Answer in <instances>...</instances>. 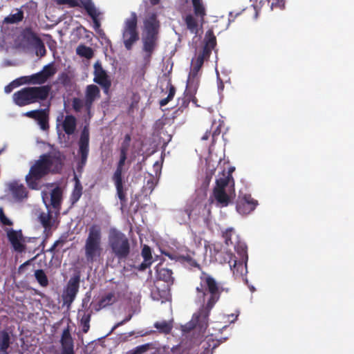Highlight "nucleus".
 <instances>
[{
	"label": "nucleus",
	"instance_id": "f257e3e1",
	"mask_svg": "<svg viewBox=\"0 0 354 354\" xmlns=\"http://www.w3.org/2000/svg\"><path fill=\"white\" fill-rule=\"evenodd\" d=\"M200 286L196 288L197 297L205 303L197 313H194L192 321L201 328H206L211 310L219 300L223 288L212 276L202 272Z\"/></svg>",
	"mask_w": 354,
	"mask_h": 354
},
{
	"label": "nucleus",
	"instance_id": "f03ea898",
	"mask_svg": "<svg viewBox=\"0 0 354 354\" xmlns=\"http://www.w3.org/2000/svg\"><path fill=\"white\" fill-rule=\"evenodd\" d=\"M65 156L59 151L41 155L37 160L30 167L26 176V181L29 188L37 189L39 182L50 173L61 172Z\"/></svg>",
	"mask_w": 354,
	"mask_h": 354
},
{
	"label": "nucleus",
	"instance_id": "7ed1b4c3",
	"mask_svg": "<svg viewBox=\"0 0 354 354\" xmlns=\"http://www.w3.org/2000/svg\"><path fill=\"white\" fill-rule=\"evenodd\" d=\"M142 23V51L145 53V59L149 60L157 46L159 38L161 25L158 13L156 12H147Z\"/></svg>",
	"mask_w": 354,
	"mask_h": 354
},
{
	"label": "nucleus",
	"instance_id": "20e7f679",
	"mask_svg": "<svg viewBox=\"0 0 354 354\" xmlns=\"http://www.w3.org/2000/svg\"><path fill=\"white\" fill-rule=\"evenodd\" d=\"M51 86L25 87L12 95L14 103L19 106H24L40 101L46 100L50 92Z\"/></svg>",
	"mask_w": 354,
	"mask_h": 354
},
{
	"label": "nucleus",
	"instance_id": "39448f33",
	"mask_svg": "<svg viewBox=\"0 0 354 354\" xmlns=\"http://www.w3.org/2000/svg\"><path fill=\"white\" fill-rule=\"evenodd\" d=\"M85 258L88 263L97 261L102 253V230L100 225L93 224L88 229V234L84 246Z\"/></svg>",
	"mask_w": 354,
	"mask_h": 354
},
{
	"label": "nucleus",
	"instance_id": "423d86ee",
	"mask_svg": "<svg viewBox=\"0 0 354 354\" xmlns=\"http://www.w3.org/2000/svg\"><path fill=\"white\" fill-rule=\"evenodd\" d=\"M108 245L112 254L120 261L126 260L131 253L129 239L125 234L116 228H111L108 235Z\"/></svg>",
	"mask_w": 354,
	"mask_h": 354
},
{
	"label": "nucleus",
	"instance_id": "0eeeda50",
	"mask_svg": "<svg viewBox=\"0 0 354 354\" xmlns=\"http://www.w3.org/2000/svg\"><path fill=\"white\" fill-rule=\"evenodd\" d=\"M138 21V15L135 12H131L130 17L124 21L122 29V39L127 50H131L140 39Z\"/></svg>",
	"mask_w": 354,
	"mask_h": 354
},
{
	"label": "nucleus",
	"instance_id": "6e6552de",
	"mask_svg": "<svg viewBox=\"0 0 354 354\" xmlns=\"http://www.w3.org/2000/svg\"><path fill=\"white\" fill-rule=\"evenodd\" d=\"M127 158V153L120 151V159L117 163L116 169L113 174L111 180L116 189V193L122 205L127 201L126 190L124 187L123 167Z\"/></svg>",
	"mask_w": 354,
	"mask_h": 354
},
{
	"label": "nucleus",
	"instance_id": "1a4fd4ad",
	"mask_svg": "<svg viewBox=\"0 0 354 354\" xmlns=\"http://www.w3.org/2000/svg\"><path fill=\"white\" fill-rule=\"evenodd\" d=\"M80 276L79 274L71 277L67 283L62 295L63 304L70 308L74 301L80 288Z\"/></svg>",
	"mask_w": 354,
	"mask_h": 354
},
{
	"label": "nucleus",
	"instance_id": "9d476101",
	"mask_svg": "<svg viewBox=\"0 0 354 354\" xmlns=\"http://www.w3.org/2000/svg\"><path fill=\"white\" fill-rule=\"evenodd\" d=\"M93 74V81L102 86L105 93H108L111 86V81L99 62H95L94 64Z\"/></svg>",
	"mask_w": 354,
	"mask_h": 354
},
{
	"label": "nucleus",
	"instance_id": "9b49d317",
	"mask_svg": "<svg viewBox=\"0 0 354 354\" xmlns=\"http://www.w3.org/2000/svg\"><path fill=\"white\" fill-rule=\"evenodd\" d=\"M258 204V201L250 194H244L242 196H239L236 207L239 214L246 215L254 211Z\"/></svg>",
	"mask_w": 354,
	"mask_h": 354
},
{
	"label": "nucleus",
	"instance_id": "f8f14e48",
	"mask_svg": "<svg viewBox=\"0 0 354 354\" xmlns=\"http://www.w3.org/2000/svg\"><path fill=\"white\" fill-rule=\"evenodd\" d=\"M229 258L228 263L233 274L236 278H243L247 273V261L245 260L237 261L232 253H227Z\"/></svg>",
	"mask_w": 354,
	"mask_h": 354
},
{
	"label": "nucleus",
	"instance_id": "ddd939ff",
	"mask_svg": "<svg viewBox=\"0 0 354 354\" xmlns=\"http://www.w3.org/2000/svg\"><path fill=\"white\" fill-rule=\"evenodd\" d=\"M60 344L62 346L61 354H75L74 351V341L71 334L70 326L68 325L62 333Z\"/></svg>",
	"mask_w": 354,
	"mask_h": 354
},
{
	"label": "nucleus",
	"instance_id": "4468645a",
	"mask_svg": "<svg viewBox=\"0 0 354 354\" xmlns=\"http://www.w3.org/2000/svg\"><path fill=\"white\" fill-rule=\"evenodd\" d=\"M100 97V88L95 84H90L86 86L85 92L84 107L88 113L91 111L95 100Z\"/></svg>",
	"mask_w": 354,
	"mask_h": 354
},
{
	"label": "nucleus",
	"instance_id": "2eb2a0df",
	"mask_svg": "<svg viewBox=\"0 0 354 354\" xmlns=\"http://www.w3.org/2000/svg\"><path fill=\"white\" fill-rule=\"evenodd\" d=\"M82 6L87 14L92 18L94 29L100 34V32H102V30L100 29L101 24L98 19L99 13L97 12L94 4L91 0H87L82 3Z\"/></svg>",
	"mask_w": 354,
	"mask_h": 354
},
{
	"label": "nucleus",
	"instance_id": "dca6fc26",
	"mask_svg": "<svg viewBox=\"0 0 354 354\" xmlns=\"http://www.w3.org/2000/svg\"><path fill=\"white\" fill-rule=\"evenodd\" d=\"M7 236L15 251L21 252L25 250V245L21 243L23 236L21 231L10 230L8 232Z\"/></svg>",
	"mask_w": 354,
	"mask_h": 354
},
{
	"label": "nucleus",
	"instance_id": "f3484780",
	"mask_svg": "<svg viewBox=\"0 0 354 354\" xmlns=\"http://www.w3.org/2000/svg\"><path fill=\"white\" fill-rule=\"evenodd\" d=\"M9 189L12 192L14 198L17 201H21L27 197L28 192L24 185L17 182H12L9 185Z\"/></svg>",
	"mask_w": 354,
	"mask_h": 354
},
{
	"label": "nucleus",
	"instance_id": "a211bd4d",
	"mask_svg": "<svg viewBox=\"0 0 354 354\" xmlns=\"http://www.w3.org/2000/svg\"><path fill=\"white\" fill-rule=\"evenodd\" d=\"M12 344L10 333L7 330L0 331V352L9 354L8 348Z\"/></svg>",
	"mask_w": 354,
	"mask_h": 354
},
{
	"label": "nucleus",
	"instance_id": "6ab92c4d",
	"mask_svg": "<svg viewBox=\"0 0 354 354\" xmlns=\"http://www.w3.org/2000/svg\"><path fill=\"white\" fill-rule=\"evenodd\" d=\"M176 261L183 264L185 266L188 267L189 268H197L198 270H201L202 268L201 265L194 259V257L190 254H187L185 255L180 254L176 257Z\"/></svg>",
	"mask_w": 354,
	"mask_h": 354
},
{
	"label": "nucleus",
	"instance_id": "aec40b11",
	"mask_svg": "<svg viewBox=\"0 0 354 354\" xmlns=\"http://www.w3.org/2000/svg\"><path fill=\"white\" fill-rule=\"evenodd\" d=\"M157 278L167 283L173 284L174 279L173 277V272L171 269L163 268L160 266H157L156 269Z\"/></svg>",
	"mask_w": 354,
	"mask_h": 354
},
{
	"label": "nucleus",
	"instance_id": "412c9836",
	"mask_svg": "<svg viewBox=\"0 0 354 354\" xmlns=\"http://www.w3.org/2000/svg\"><path fill=\"white\" fill-rule=\"evenodd\" d=\"M223 177H220L216 181V187L214 188H218L225 189L227 187L234 188V180L232 175L230 174V171L227 172V175L223 174Z\"/></svg>",
	"mask_w": 354,
	"mask_h": 354
},
{
	"label": "nucleus",
	"instance_id": "4be33fe9",
	"mask_svg": "<svg viewBox=\"0 0 354 354\" xmlns=\"http://www.w3.org/2000/svg\"><path fill=\"white\" fill-rule=\"evenodd\" d=\"M190 102L194 103H196L197 99L196 97H189L188 95L184 93V96L181 98H178V108L173 113V118L178 116L179 113H183V111L187 108Z\"/></svg>",
	"mask_w": 354,
	"mask_h": 354
},
{
	"label": "nucleus",
	"instance_id": "5701e85b",
	"mask_svg": "<svg viewBox=\"0 0 354 354\" xmlns=\"http://www.w3.org/2000/svg\"><path fill=\"white\" fill-rule=\"evenodd\" d=\"M76 126L77 120L75 117L72 115H66L62 123L64 131L68 136L72 135L75 131Z\"/></svg>",
	"mask_w": 354,
	"mask_h": 354
},
{
	"label": "nucleus",
	"instance_id": "b1692460",
	"mask_svg": "<svg viewBox=\"0 0 354 354\" xmlns=\"http://www.w3.org/2000/svg\"><path fill=\"white\" fill-rule=\"evenodd\" d=\"M194 15L199 19L201 24L203 23L206 16V9L203 0H192Z\"/></svg>",
	"mask_w": 354,
	"mask_h": 354
},
{
	"label": "nucleus",
	"instance_id": "393cba45",
	"mask_svg": "<svg viewBox=\"0 0 354 354\" xmlns=\"http://www.w3.org/2000/svg\"><path fill=\"white\" fill-rule=\"evenodd\" d=\"M213 195L217 203L220 204L222 207H225L228 205L230 201V198L229 195L226 193L225 189L214 188Z\"/></svg>",
	"mask_w": 354,
	"mask_h": 354
},
{
	"label": "nucleus",
	"instance_id": "a878e982",
	"mask_svg": "<svg viewBox=\"0 0 354 354\" xmlns=\"http://www.w3.org/2000/svg\"><path fill=\"white\" fill-rule=\"evenodd\" d=\"M73 180L75 181V185L70 198L71 202L73 205L80 200L82 195L83 190L81 182L76 175H75Z\"/></svg>",
	"mask_w": 354,
	"mask_h": 354
},
{
	"label": "nucleus",
	"instance_id": "bb28decb",
	"mask_svg": "<svg viewBox=\"0 0 354 354\" xmlns=\"http://www.w3.org/2000/svg\"><path fill=\"white\" fill-rule=\"evenodd\" d=\"M20 80H23L24 84H43L46 81L44 79L42 73L41 71L32 74L28 76H23L20 77Z\"/></svg>",
	"mask_w": 354,
	"mask_h": 354
},
{
	"label": "nucleus",
	"instance_id": "cd10ccee",
	"mask_svg": "<svg viewBox=\"0 0 354 354\" xmlns=\"http://www.w3.org/2000/svg\"><path fill=\"white\" fill-rule=\"evenodd\" d=\"M198 85L199 78L188 77L185 94L188 95L189 97H196L195 95L196 94Z\"/></svg>",
	"mask_w": 354,
	"mask_h": 354
},
{
	"label": "nucleus",
	"instance_id": "c85d7f7f",
	"mask_svg": "<svg viewBox=\"0 0 354 354\" xmlns=\"http://www.w3.org/2000/svg\"><path fill=\"white\" fill-rule=\"evenodd\" d=\"M48 109H39V113L37 115L35 120L42 130H46L49 128L48 124Z\"/></svg>",
	"mask_w": 354,
	"mask_h": 354
},
{
	"label": "nucleus",
	"instance_id": "c756f323",
	"mask_svg": "<svg viewBox=\"0 0 354 354\" xmlns=\"http://www.w3.org/2000/svg\"><path fill=\"white\" fill-rule=\"evenodd\" d=\"M21 35L24 40L32 45L35 44L41 39L37 33L35 32L30 27L25 28L21 32Z\"/></svg>",
	"mask_w": 354,
	"mask_h": 354
},
{
	"label": "nucleus",
	"instance_id": "7c9ffc66",
	"mask_svg": "<svg viewBox=\"0 0 354 354\" xmlns=\"http://www.w3.org/2000/svg\"><path fill=\"white\" fill-rule=\"evenodd\" d=\"M78 315L81 316L80 326L84 333H88L90 329V322L91 318V311L88 310L84 311L82 314V311L79 310Z\"/></svg>",
	"mask_w": 354,
	"mask_h": 354
},
{
	"label": "nucleus",
	"instance_id": "2f4dec72",
	"mask_svg": "<svg viewBox=\"0 0 354 354\" xmlns=\"http://www.w3.org/2000/svg\"><path fill=\"white\" fill-rule=\"evenodd\" d=\"M152 350L153 351L151 354H182L178 346H173L171 350L169 351V347L166 346H156L155 344V348Z\"/></svg>",
	"mask_w": 354,
	"mask_h": 354
},
{
	"label": "nucleus",
	"instance_id": "473e14b6",
	"mask_svg": "<svg viewBox=\"0 0 354 354\" xmlns=\"http://www.w3.org/2000/svg\"><path fill=\"white\" fill-rule=\"evenodd\" d=\"M89 148H80L79 147L78 153L80 156V160L77 162V170L79 173L83 171V169L86 164L88 156Z\"/></svg>",
	"mask_w": 354,
	"mask_h": 354
},
{
	"label": "nucleus",
	"instance_id": "72a5a7b5",
	"mask_svg": "<svg viewBox=\"0 0 354 354\" xmlns=\"http://www.w3.org/2000/svg\"><path fill=\"white\" fill-rule=\"evenodd\" d=\"M185 23L187 29L193 34H197L198 32V24L196 19L191 14L186 15Z\"/></svg>",
	"mask_w": 354,
	"mask_h": 354
},
{
	"label": "nucleus",
	"instance_id": "f704fd0d",
	"mask_svg": "<svg viewBox=\"0 0 354 354\" xmlns=\"http://www.w3.org/2000/svg\"><path fill=\"white\" fill-rule=\"evenodd\" d=\"M62 196V192L59 188H55L52 191L50 194V203L54 209H59Z\"/></svg>",
	"mask_w": 354,
	"mask_h": 354
},
{
	"label": "nucleus",
	"instance_id": "c9c22d12",
	"mask_svg": "<svg viewBox=\"0 0 354 354\" xmlns=\"http://www.w3.org/2000/svg\"><path fill=\"white\" fill-rule=\"evenodd\" d=\"M34 276L40 286L46 288L49 285V281L46 274L42 269H37L35 271Z\"/></svg>",
	"mask_w": 354,
	"mask_h": 354
},
{
	"label": "nucleus",
	"instance_id": "e433bc0d",
	"mask_svg": "<svg viewBox=\"0 0 354 354\" xmlns=\"http://www.w3.org/2000/svg\"><path fill=\"white\" fill-rule=\"evenodd\" d=\"M153 326L158 330V332L164 334H169L171 333L173 326L167 321L156 322Z\"/></svg>",
	"mask_w": 354,
	"mask_h": 354
},
{
	"label": "nucleus",
	"instance_id": "4c0bfd02",
	"mask_svg": "<svg viewBox=\"0 0 354 354\" xmlns=\"http://www.w3.org/2000/svg\"><path fill=\"white\" fill-rule=\"evenodd\" d=\"M76 53L78 55L86 59H91L93 56V51L91 47L81 44L77 46Z\"/></svg>",
	"mask_w": 354,
	"mask_h": 354
},
{
	"label": "nucleus",
	"instance_id": "58836bf2",
	"mask_svg": "<svg viewBox=\"0 0 354 354\" xmlns=\"http://www.w3.org/2000/svg\"><path fill=\"white\" fill-rule=\"evenodd\" d=\"M24 19L23 11L18 10L15 14H10L4 19V22L6 24H17L21 21Z\"/></svg>",
	"mask_w": 354,
	"mask_h": 354
},
{
	"label": "nucleus",
	"instance_id": "ea45409f",
	"mask_svg": "<svg viewBox=\"0 0 354 354\" xmlns=\"http://www.w3.org/2000/svg\"><path fill=\"white\" fill-rule=\"evenodd\" d=\"M41 73H42L44 79L47 81L57 73V68L55 67L54 63L52 62L44 66Z\"/></svg>",
	"mask_w": 354,
	"mask_h": 354
},
{
	"label": "nucleus",
	"instance_id": "a19ab883",
	"mask_svg": "<svg viewBox=\"0 0 354 354\" xmlns=\"http://www.w3.org/2000/svg\"><path fill=\"white\" fill-rule=\"evenodd\" d=\"M115 300V294L113 292H109L100 299L99 306L100 308H104L113 304Z\"/></svg>",
	"mask_w": 354,
	"mask_h": 354
},
{
	"label": "nucleus",
	"instance_id": "79ce46f5",
	"mask_svg": "<svg viewBox=\"0 0 354 354\" xmlns=\"http://www.w3.org/2000/svg\"><path fill=\"white\" fill-rule=\"evenodd\" d=\"M155 348V343L149 342L136 346L132 352V354H142L148 351Z\"/></svg>",
	"mask_w": 354,
	"mask_h": 354
},
{
	"label": "nucleus",
	"instance_id": "37998d69",
	"mask_svg": "<svg viewBox=\"0 0 354 354\" xmlns=\"http://www.w3.org/2000/svg\"><path fill=\"white\" fill-rule=\"evenodd\" d=\"M79 147L89 148V133L86 127L83 129L81 133L79 141Z\"/></svg>",
	"mask_w": 354,
	"mask_h": 354
},
{
	"label": "nucleus",
	"instance_id": "c03bdc74",
	"mask_svg": "<svg viewBox=\"0 0 354 354\" xmlns=\"http://www.w3.org/2000/svg\"><path fill=\"white\" fill-rule=\"evenodd\" d=\"M234 249L242 260L248 261L247 246L245 243H238L235 244Z\"/></svg>",
	"mask_w": 354,
	"mask_h": 354
},
{
	"label": "nucleus",
	"instance_id": "a18cd8bd",
	"mask_svg": "<svg viewBox=\"0 0 354 354\" xmlns=\"http://www.w3.org/2000/svg\"><path fill=\"white\" fill-rule=\"evenodd\" d=\"M207 36L208 38L205 40L204 46L213 50L216 45V38L212 30L207 32L206 37Z\"/></svg>",
	"mask_w": 354,
	"mask_h": 354
},
{
	"label": "nucleus",
	"instance_id": "49530a36",
	"mask_svg": "<svg viewBox=\"0 0 354 354\" xmlns=\"http://www.w3.org/2000/svg\"><path fill=\"white\" fill-rule=\"evenodd\" d=\"M175 93V87L171 84H169L168 95L167 97L163 98L160 101V106H165V105H167L169 103V102H170L174 98Z\"/></svg>",
	"mask_w": 354,
	"mask_h": 354
},
{
	"label": "nucleus",
	"instance_id": "de8ad7c7",
	"mask_svg": "<svg viewBox=\"0 0 354 354\" xmlns=\"http://www.w3.org/2000/svg\"><path fill=\"white\" fill-rule=\"evenodd\" d=\"M39 221L43 225V227L45 228V230H50L52 227V222H51V215L50 214H41L39 216Z\"/></svg>",
	"mask_w": 354,
	"mask_h": 354
},
{
	"label": "nucleus",
	"instance_id": "09e8293b",
	"mask_svg": "<svg viewBox=\"0 0 354 354\" xmlns=\"http://www.w3.org/2000/svg\"><path fill=\"white\" fill-rule=\"evenodd\" d=\"M130 105L129 108V111H133L134 109H137L138 104L140 101V95L138 92L132 93V95L130 97Z\"/></svg>",
	"mask_w": 354,
	"mask_h": 354
},
{
	"label": "nucleus",
	"instance_id": "8fccbe9b",
	"mask_svg": "<svg viewBox=\"0 0 354 354\" xmlns=\"http://www.w3.org/2000/svg\"><path fill=\"white\" fill-rule=\"evenodd\" d=\"M32 46H34V47L36 50L37 55L40 56V57H44L46 55V50L43 41L41 40V39H40V41H37Z\"/></svg>",
	"mask_w": 354,
	"mask_h": 354
},
{
	"label": "nucleus",
	"instance_id": "3c124183",
	"mask_svg": "<svg viewBox=\"0 0 354 354\" xmlns=\"http://www.w3.org/2000/svg\"><path fill=\"white\" fill-rule=\"evenodd\" d=\"M21 84H24L23 80H20V77L10 82L9 84L5 86L4 91L6 93H10L12 90Z\"/></svg>",
	"mask_w": 354,
	"mask_h": 354
},
{
	"label": "nucleus",
	"instance_id": "603ef678",
	"mask_svg": "<svg viewBox=\"0 0 354 354\" xmlns=\"http://www.w3.org/2000/svg\"><path fill=\"white\" fill-rule=\"evenodd\" d=\"M72 106L75 112H80L83 106H84V102L79 97H73L72 100Z\"/></svg>",
	"mask_w": 354,
	"mask_h": 354
},
{
	"label": "nucleus",
	"instance_id": "864d4df0",
	"mask_svg": "<svg viewBox=\"0 0 354 354\" xmlns=\"http://www.w3.org/2000/svg\"><path fill=\"white\" fill-rule=\"evenodd\" d=\"M131 138L130 134H126L124 138L123 142H122L121 147L120 148V151L122 152H128L130 142H131Z\"/></svg>",
	"mask_w": 354,
	"mask_h": 354
},
{
	"label": "nucleus",
	"instance_id": "5fc2aeb1",
	"mask_svg": "<svg viewBox=\"0 0 354 354\" xmlns=\"http://www.w3.org/2000/svg\"><path fill=\"white\" fill-rule=\"evenodd\" d=\"M141 254L144 260L151 261L152 255L151 250L149 246L145 245L142 248Z\"/></svg>",
	"mask_w": 354,
	"mask_h": 354
},
{
	"label": "nucleus",
	"instance_id": "6e6d98bb",
	"mask_svg": "<svg viewBox=\"0 0 354 354\" xmlns=\"http://www.w3.org/2000/svg\"><path fill=\"white\" fill-rule=\"evenodd\" d=\"M59 82L64 86H69L71 82V77L66 73H62L58 77Z\"/></svg>",
	"mask_w": 354,
	"mask_h": 354
},
{
	"label": "nucleus",
	"instance_id": "4d7b16f0",
	"mask_svg": "<svg viewBox=\"0 0 354 354\" xmlns=\"http://www.w3.org/2000/svg\"><path fill=\"white\" fill-rule=\"evenodd\" d=\"M58 5H68L70 8H75L79 6L77 0H56Z\"/></svg>",
	"mask_w": 354,
	"mask_h": 354
},
{
	"label": "nucleus",
	"instance_id": "13d9d810",
	"mask_svg": "<svg viewBox=\"0 0 354 354\" xmlns=\"http://www.w3.org/2000/svg\"><path fill=\"white\" fill-rule=\"evenodd\" d=\"M232 230H227L225 232L223 233V237L224 238L225 243L227 245H234V243L232 241Z\"/></svg>",
	"mask_w": 354,
	"mask_h": 354
},
{
	"label": "nucleus",
	"instance_id": "bf43d9fd",
	"mask_svg": "<svg viewBox=\"0 0 354 354\" xmlns=\"http://www.w3.org/2000/svg\"><path fill=\"white\" fill-rule=\"evenodd\" d=\"M0 222L3 225L10 226L13 224L12 222L5 215L2 207H0Z\"/></svg>",
	"mask_w": 354,
	"mask_h": 354
},
{
	"label": "nucleus",
	"instance_id": "052dcab7",
	"mask_svg": "<svg viewBox=\"0 0 354 354\" xmlns=\"http://www.w3.org/2000/svg\"><path fill=\"white\" fill-rule=\"evenodd\" d=\"M201 68L196 66L194 64H192V68L190 72L189 73L188 77L192 78H199L198 73L201 71Z\"/></svg>",
	"mask_w": 354,
	"mask_h": 354
},
{
	"label": "nucleus",
	"instance_id": "680f3d73",
	"mask_svg": "<svg viewBox=\"0 0 354 354\" xmlns=\"http://www.w3.org/2000/svg\"><path fill=\"white\" fill-rule=\"evenodd\" d=\"M212 50L204 46L202 51L200 52L198 55L201 57H202L203 59L207 60L210 57Z\"/></svg>",
	"mask_w": 354,
	"mask_h": 354
},
{
	"label": "nucleus",
	"instance_id": "e2e57ef3",
	"mask_svg": "<svg viewBox=\"0 0 354 354\" xmlns=\"http://www.w3.org/2000/svg\"><path fill=\"white\" fill-rule=\"evenodd\" d=\"M205 59H203L202 57L197 55L195 59H192V64L202 68Z\"/></svg>",
	"mask_w": 354,
	"mask_h": 354
},
{
	"label": "nucleus",
	"instance_id": "0e129e2a",
	"mask_svg": "<svg viewBox=\"0 0 354 354\" xmlns=\"http://www.w3.org/2000/svg\"><path fill=\"white\" fill-rule=\"evenodd\" d=\"M151 261L144 260V261L140 265H139L138 269L140 271H144L151 266Z\"/></svg>",
	"mask_w": 354,
	"mask_h": 354
},
{
	"label": "nucleus",
	"instance_id": "69168bd1",
	"mask_svg": "<svg viewBox=\"0 0 354 354\" xmlns=\"http://www.w3.org/2000/svg\"><path fill=\"white\" fill-rule=\"evenodd\" d=\"M39 113V109L32 110V111L26 112L25 113V115L30 118L35 120L37 115H38Z\"/></svg>",
	"mask_w": 354,
	"mask_h": 354
},
{
	"label": "nucleus",
	"instance_id": "338daca9",
	"mask_svg": "<svg viewBox=\"0 0 354 354\" xmlns=\"http://www.w3.org/2000/svg\"><path fill=\"white\" fill-rule=\"evenodd\" d=\"M35 257H34V258H32V259H29V260L26 261V262H24V263H22L21 265H20V266H19V268H18V272H19V274H21V273H22V272H24V270L25 268H26L27 266L30 265V263H31V261H32V260H34V259H35Z\"/></svg>",
	"mask_w": 354,
	"mask_h": 354
},
{
	"label": "nucleus",
	"instance_id": "774afa93",
	"mask_svg": "<svg viewBox=\"0 0 354 354\" xmlns=\"http://www.w3.org/2000/svg\"><path fill=\"white\" fill-rule=\"evenodd\" d=\"M131 315H129L126 318H124L123 320H122L121 322L117 323L114 326L113 328H112V331L114 330L115 328H117L118 327L124 324L125 323H127V322H129L131 319Z\"/></svg>",
	"mask_w": 354,
	"mask_h": 354
}]
</instances>
